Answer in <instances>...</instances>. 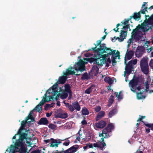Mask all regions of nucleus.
Returning <instances> with one entry per match:
<instances>
[{"label": "nucleus", "instance_id": "nucleus-1", "mask_svg": "<svg viewBox=\"0 0 153 153\" xmlns=\"http://www.w3.org/2000/svg\"><path fill=\"white\" fill-rule=\"evenodd\" d=\"M100 58L95 59L94 58L91 57L90 58H85L84 59L85 60L86 62L81 60L78 61L77 63H75V64L74 65V69L76 71H80L81 72L85 71V65L88 62L90 63L93 62L94 63H96L97 61Z\"/></svg>", "mask_w": 153, "mask_h": 153}, {"label": "nucleus", "instance_id": "nucleus-2", "mask_svg": "<svg viewBox=\"0 0 153 153\" xmlns=\"http://www.w3.org/2000/svg\"><path fill=\"white\" fill-rule=\"evenodd\" d=\"M102 40H97V44L95 43L94 45L95 47L92 48L91 50L94 52H97L98 53L103 54L104 52H106L105 51H110L111 49L108 48L106 46V44L105 43L102 44L101 43Z\"/></svg>", "mask_w": 153, "mask_h": 153}, {"label": "nucleus", "instance_id": "nucleus-3", "mask_svg": "<svg viewBox=\"0 0 153 153\" xmlns=\"http://www.w3.org/2000/svg\"><path fill=\"white\" fill-rule=\"evenodd\" d=\"M74 69L72 67H70L66 69V72H63V76H59V78L58 82L59 84H64L67 79V76L69 75L75 74L76 76L79 75L80 74H75V72L72 70Z\"/></svg>", "mask_w": 153, "mask_h": 153}, {"label": "nucleus", "instance_id": "nucleus-4", "mask_svg": "<svg viewBox=\"0 0 153 153\" xmlns=\"http://www.w3.org/2000/svg\"><path fill=\"white\" fill-rule=\"evenodd\" d=\"M148 57H144L140 61V66L142 72L145 74H148L149 72V66L148 61Z\"/></svg>", "mask_w": 153, "mask_h": 153}, {"label": "nucleus", "instance_id": "nucleus-5", "mask_svg": "<svg viewBox=\"0 0 153 153\" xmlns=\"http://www.w3.org/2000/svg\"><path fill=\"white\" fill-rule=\"evenodd\" d=\"M140 32L138 29H137V27L135 29L133 30L131 33V38H130L127 41L129 45H130L131 43L133 42L134 39L136 41L140 40L143 34L141 33L140 34Z\"/></svg>", "mask_w": 153, "mask_h": 153}, {"label": "nucleus", "instance_id": "nucleus-6", "mask_svg": "<svg viewBox=\"0 0 153 153\" xmlns=\"http://www.w3.org/2000/svg\"><path fill=\"white\" fill-rule=\"evenodd\" d=\"M115 51H105L106 52H104V53H107L106 54L102 55V54H99V55H100L101 56V57L102 58V59H98L97 61V64L99 66H102L103 64H104L106 61V59L107 57H108L109 55H113L114 54V52Z\"/></svg>", "mask_w": 153, "mask_h": 153}, {"label": "nucleus", "instance_id": "nucleus-7", "mask_svg": "<svg viewBox=\"0 0 153 153\" xmlns=\"http://www.w3.org/2000/svg\"><path fill=\"white\" fill-rule=\"evenodd\" d=\"M79 148V146L77 145H74L70 147L67 150L64 151L63 148L62 151H59L56 150L55 153H74L76 152Z\"/></svg>", "mask_w": 153, "mask_h": 153}, {"label": "nucleus", "instance_id": "nucleus-8", "mask_svg": "<svg viewBox=\"0 0 153 153\" xmlns=\"http://www.w3.org/2000/svg\"><path fill=\"white\" fill-rule=\"evenodd\" d=\"M139 82V79L138 78H133L130 81L129 86L131 87V90L133 92H136V86L137 85Z\"/></svg>", "mask_w": 153, "mask_h": 153}, {"label": "nucleus", "instance_id": "nucleus-9", "mask_svg": "<svg viewBox=\"0 0 153 153\" xmlns=\"http://www.w3.org/2000/svg\"><path fill=\"white\" fill-rule=\"evenodd\" d=\"M22 141L19 139L17 140H16L14 146L11 145V148L16 152H17L20 149L19 148V147H20L21 148H22V147H25L23 145Z\"/></svg>", "mask_w": 153, "mask_h": 153}, {"label": "nucleus", "instance_id": "nucleus-10", "mask_svg": "<svg viewBox=\"0 0 153 153\" xmlns=\"http://www.w3.org/2000/svg\"><path fill=\"white\" fill-rule=\"evenodd\" d=\"M125 64L126 65L125 69L126 73L128 74H130L132 71V60L129 61L128 64H127V61H126V63H125Z\"/></svg>", "mask_w": 153, "mask_h": 153}, {"label": "nucleus", "instance_id": "nucleus-11", "mask_svg": "<svg viewBox=\"0 0 153 153\" xmlns=\"http://www.w3.org/2000/svg\"><path fill=\"white\" fill-rule=\"evenodd\" d=\"M145 52V50L142 46H138L136 50L135 55L137 57H141Z\"/></svg>", "mask_w": 153, "mask_h": 153}, {"label": "nucleus", "instance_id": "nucleus-12", "mask_svg": "<svg viewBox=\"0 0 153 153\" xmlns=\"http://www.w3.org/2000/svg\"><path fill=\"white\" fill-rule=\"evenodd\" d=\"M51 142L50 143L51 147H57L58 146V145L59 144L61 143V141L62 140L60 139H54L53 138H51Z\"/></svg>", "mask_w": 153, "mask_h": 153}, {"label": "nucleus", "instance_id": "nucleus-13", "mask_svg": "<svg viewBox=\"0 0 153 153\" xmlns=\"http://www.w3.org/2000/svg\"><path fill=\"white\" fill-rule=\"evenodd\" d=\"M24 131H25V130H21L19 129L18 131L17 134H19V140H21L22 141H23L24 139H26L27 136V133H24Z\"/></svg>", "mask_w": 153, "mask_h": 153}, {"label": "nucleus", "instance_id": "nucleus-14", "mask_svg": "<svg viewBox=\"0 0 153 153\" xmlns=\"http://www.w3.org/2000/svg\"><path fill=\"white\" fill-rule=\"evenodd\" d=\"M128 49L127 50L124 57V63H126V61H127V60L131 59L134 54L133 51L130 50L128 51Z\"/></svg>", "mask_w": 153, "mask_h": 153}, {"label": "nucleus", "instance_id": "nucleus-15", "mask_svg": "<svg viewBox=\"0 0 153 153\" xmlns=\"http://www.w3.org/2000/svg\"><path fill=\"white\" fill-rule=\"evenodd\" d=\"M111 50L112 51H115L114 52V54L113 55H112V63L113 66H114L116 64L117 62L116 61L115 59L118 56H120V52L118 51L116 52V50H113L111 49Z\"/></svg>", "mask_w": 153, "mask_h": 153}, {"label": "nucleus", "instance_id": "nucleus-16", "mask_svg": "<svg viewBox=\"0 0 153 153\" xmlns=\"http://www.w3.org/2000/svg\"><path fill=\"white\" fill-rule=\"evenodd\" d=\"M107 123L106 121L101 120L98 123L95 124V126L96 127L99 128H103L106 125Z\"/></svg>", "mask_w": 153, "mask_h": 153}, {"label": "nucleus", "instance_id": "nucleus-17", "mask_svg": "<svg viewBox=\"0 0 153 153\" xmlns=\"http://www.w3.org/2000/svg\"><path fill=\"white\" fill-rule=\"evenodd\" d=\"M147 26V25L146 23H143L141 25H139L137 26V29H138L139 30H140L143 32H145L149 30V29H147L146 28V27Z\"/></svg>", "mask_w": 153, "mask_h": 153}, {"label": "nucleus", "instance_id": "nucleus-18", "mask_svg": "<svg viewBox=\"0 0 153 153\" xmlns=\"http://www.w3.org/2000/svg\"><path fill=\"white\" fill-rule=\"evenodd\" d=\"M45 101L43 100H42L32 110L33 111L35 110L38 112H40L42 111V106L44 104Z\"/></svg>", "mask_w": 153, "mask_h": 153}, {"label": "nucleus", "instance_id": "nucleus-19", "mask_svg": "<svg viewBox=\"0 0 153 153\" xmlns=\"http://www.w3.org/2000/svg\"><path fill=\"white\" fill-rule=\"evenodd\" d=\"M57 117L59 118L65 119L68 117V114L66 112H64L62 111H58L56 113Z\"/></svg>", "mask_w": 153, "mask_h": 153}, {"label": "nucleus", "instance_id": "nucleus-20", "mask_svg": "<svg viewBox=\"0 0 153 153\" xmlns=\"http://www.w3.org/2000/svg\"><path fill=\"white\" fill-rule=\"evenodd\" d=\"M99 68L97 65H94L91 69V72L94 76H96L98 74Z\"/></svg>", "mask_w": 153, "mask_h": 153}, {"label": "nucleus", "instance_id": "nucleus-21", "mask_svg": "<svg viewBox=\"0 0 153 153\" xmlns=\"http://www.w3.org/2000/svg\"><path fill=\"white\" fill-rule=\"evenodd\" d=\"M48 123V121L46 118H41L38 122L39 125H47Z\"/></svg>", "mask_w": 153, "mask_h": 153}, {"label": "nucleus", "instance_id": "nucleus-22", "mask_svg": "<svg viewBox=\"0 0 153 153\" xmlns=\"http://www.w3.org/2000/svg\"><path fill=\"white\" fill-rule=\"evenodd\" d=\"M141 15L140 13L139 12L138 13H135L134 14V15L130 16V18L131 19L132 18L135 20L139 21L140 19Z\"/></svg>", "mask_w": 153, "mask_h": 153}, {"label": "nucleus", "instance_id": "nucleus-23", "mask_svg": "<svg viewBox=\"0 0 153 153\" xmlns=\"http://www.w3.org/2000/svg\"><path fill=\"white\" fill-rule=\"evenodd\" d=\"M105 114V112L103 111H101L99 112L97 114L95 118L96 121H98L101 118L103 117Z\"/></svg>", "mask_w": 153, "mask_h": 153}, {"label": "nucleus", "instance_id": "nucleus-24", "mask_svg": "<svg viewBox=\"0 0 153 153\" xmlns=\"http://www.w3.org/2000/svg\"><path fill=\"white\" fill-rule=\"evenodd\" d=\"M54 97H52L51 96H47L46 94H45L44 95V96L43 97V98L42 100H43L44 101H46L45 102H48L49 101L53 100L54 99Z\"/></svg>", "mask_w": 153, "mask_h": 153}, {"label": "nucleus", "instance_id": "nucleus-25", "mask_svg": "<svg viewBox=\"0 0 153 153\" xmlns=\"http://www.w3.org/2000/svg\"><path fill=\"white\" fill-rule=\"evenodd\" d=\"M95 87V85L93 84L91 85L89 87L85 90V94H90L92 91H94L95 90L94 89Z\"/></svg>", "mask_w": 153, "mask_h": 153}, {"label": "nucleus", "instance_id": "nucleus-26", "mask_svg": "<svg viewBox=\"0 0 153 153\" xmlns=\"http://www.w3.org/2000/svg\"><path fill=\"white\" fill-rule=\"evenodd\" d=\"M90 74L88 75L87 72H85L82 74L81 79L82 80H88L90 79Z\"/></svg>", "mask_w": 153, "mask_h": 153}, {"label": "nucleus", "instance_id": "nucleus-27", "mask_svg": "<svg viewBox=\"0 0 153 153\" xmlns=\"http://www.w3.org/2000/svg\"><path fill=\"white\" fill-rule=\"evenodd\" d=\"M143 92L144 91H140L139 93L137 94V98L138 100H140L145 98L146 96L142 95Z\"/></svg>", "mask_w": 153, "mask_h": 153}, {"label": "nucleus", "instance_id": "nucleus-28", "mask_svg": "<svg viewBox=\"0 0 153 153\" xmlns=\"http://www.w3.org/2000/svg\"><path fill=\"white\" fill-rule=\"evenodd\" d=\"M117 112V109L114 108L112 109L108 113V116L109 118H111L113 116L116 114Z\"/></svg>", "mask_w": 153, "mask_h": 153}, {"label": "nucleus", "instance_id": "nucleus-29", "mask_svg": "<svg viewBox=\"0 0 153 153\" xmlns=\"http://www.w3.org/2000/svg\"><path fill=\"white\" fill-rule=\"evenodd\" d=\"M106 129L107 132L109 133L111 131V130L114 128V126L112 123L108 124L105 128Z\"/></svg>", "mask_w": 153, "mask_h": 153}, {"label": "nucleus", "instance_id": "nucleus-30", "mask_svg": "<svg viewBox=\"0 0 153 153\" xmlns=\"http://www.w3.org/2000/svg\"><path fill=\"white\" fill-rule=\"evenodd\" d=\"M73 107L76 110L79 111L80 110V107L78 102L76 101L72 103Z\"/></svg>", "mask_w": 153, "mask_h": 153}, {"label": "nucleus", "instance_id": "nucleus-31", "mask_svg": "<svg viewBox=\"0 0 153 153\" xmlns=\"http://www.w3.org/2000/svg\"><path fill=\"white\" fill-rule=\"evenodd\" d=\"M53 91V96H55V97H54V99H55L56 101L58 100L59 96L60 95V93L59 92L55 89H52Z\"/></svg>", "mask_w": 153, "mask_h": 153}, {"label": "nucleus", "instance_id": "nucleus-32", "mask_svg": "<svg viewBox=\"0 0 153 153\" xmlns=\"http://www.w3.org/2000/svg\"><path fill=\"white\" fill-rule=\"evenodd\" d=\"M65 91H64L67 92V93H69L71 92V87L70 86L69 84H65L64 85Z\"/></svg>", "mask_w": 153, "mask_h": 153}, {"label": "nucleus", "instance_id": "nucleus-33", "mask_svg": "<svg viewBox=\"0 0 153 153\" xmlns=\"http://www.w3.org/2000/svg\"><path fill=\"white\" fill-rule=\"evenodd\" d=\"M105 81L108 83L109 85H111V84L113 83V80L110 77H105L104 79Z\"/></svg>", "mask_w": 153, "mask_h": 153}, {"label": "nucleus", "instance_id": "nucleus-34", "mask_svg": "<svg viewBox=\"0 0 153 153\" xmlns=\"http://www.w3.org/2000/svg\"><path fill=\"white\" fill-rule=\"evenodd\" d=\"M26 120V121L23 120L21 122V126L19 129H21V130H25V132L27 131V130H25V127L26 126V123H27Z\"/></svg>", "mask_w": 153, "mask_h": 153}, {"label": "nucleus", "instance_id": "nucleus-35", "mask_svg": "<svg viewBox=\"0 0 153 153\" xmlns=\"http://www.w3.org/2000/svg\"><path fill=\"white\" fill-rule=\"evenodd\" d=\"M82 114L84 115H88L89 113L88 110L85 107L82 108Z\"/></svg>", "mask_w": 153, "mask_h": 153}, {"label": "nucleus", "instance_id": "nucleus-36", "mask_svg": "<svg viewBox=\"0 0 153 153\" xmlns=\"http://www.w3.org/2000/svg\"><path fill=\"white\" fill-rule=\"evenodd\" d=\"M68 96V93L65 91H63L60 97L61 99L64 100Z\"/></svg>", "mask_w": 153, "mask_h": 153}, {"label": "nucleus", "instance_id": "nucleus-37", "mask_svg": "<svg viewBox=\"0 0 153 153\" xmlns=\"http://www.w3.org/2000/svg\"><path fill=\"white\" fill-rule=\"evenodd\" d=\"M127 31H125L123 30H121L120 31V35H122L121 36L122 38H124V39H126L127 36Z\"/></svg>", "mask_w": 153, "mask_h": 153}, {"label": "nucleus", "instance_id": "nucleus-38", "mask_svg": "<svg viewBox=\"0 0 153 153\" xmlns=\"http://www.w3.org/2000/svg\"><path fill=\"white\" fill-rule=\"evenodd\" d=\"M17 152H19V153H29L27 151L25 147H22Z\"/></svg>", "mask_w": 153, "mask_h": 153}, {"label": "nucleus", "instance_id": "nucleus-39", "mask_svg": "<svg viewBox=\"0 0 153 153\" xmlns=\"http://www.w3.org/2000/svg\"><path fill=\"white\" fill-rule=\"evenodd\" d=\"M81 131V129H80L76 134L77 137H76V140L79 141L80 139H81L82 138V134L80 133Z\"/></svg>", "mask_w": 153, "mask_h": 153}, {"label": "nucleus", "instance_id": "nucleus-40", "mask_svg": "<svg viewBox=\"0 0 153 153\" xmlns=\"http://www.w3.org/2000/svg\"><path fill=\"white\" fill-rule=\"evenodd\" d=\"M66 107L68 108L69 110L71 112H73L74 110V108L73 107V106H72L69 103L67 104V105H66Z\"/></svg>", "mask_w": 153, "mask_h": 153}, {"label": "nucleus", "instance_id": "nucleus-41", "mask_svg": "<svg viewBox=\"0 0 153 153\" xmlns=\"http://www.w3.org/2000/svg\"><path fill=\"white\" fill-rule=\"evenodd\" d=\"M144 125L146 127L149 128H150L151 130L153 131V123H144Z\"/></svg>", "mask_w": 153, "mask_h": 153}, {"label": "nucleus", "instance_id": "nucleus-42", "mask_svg": "<svg viewBox=\"0 0 153 153\" xmlns=\"http://www.w3.org/2000/svg\"><path fill=\"white\" fill-rule=\"evenodd\" d=\"M99 148H100L101 150H102L105 146H106V143L104 142H101L99 143Z\"/></svg>", "mask_w": 153, "mask_h": 153}, {"label": "nucleus", "instance_id": "nucleus-43", "mask_svg": "<svg viewBox=\"0 0 153 153\" xmlns=\"http://www.w3.org/2000/svg\"><path fill=\"white\" fill-rule=\"evenodd\" d=\"M144 84L145 85L146 89L145 90L146 91V92H148L149 90V84L148 81H146L145 82V83H144Z\"/></svg>", "mask_w": 153, "mask_h": 153}, {"label": "nucleus", "instance_id": "nucleus-44", "mask_svg": "<svg viewBox=\"0 0 153 153\" xmlns=\"http://www.w3.org/2000/svg\"><path fill=\"white\" fill-rule=\"evenodd\" d=\"M114 96L112 95H111L109 99L108 102L110 104V105H108L109 106H110L114 102Z\"/></svg>", "mask_w": 153, "mask_h": 153}, {"label": "nucleus", "instance_id": "nucleus-45", "mask_svg": "<svg viewBox=\"0 0 153 153\" xmlns=\"http://www.w3.org/2000/svg\"><path fill=\"white\" fill-rule=\"evenodd\" d=\"M142 10H141L139 12L140 13H141L143 14H145L146 12H147L148 7H145L143 9L142 8Z\"/></svg>", "mask_w": 153, "mask_h": 153}, {"label": "nucleus", "instance_id": "nucleus-46", "mask_svg": "<svg viewBox=\"0 0 153 153\" xmlns=\"http://www.w3.org/2000/svg\"><path fill=\"white\" fill-rule=\"evenodd\" d=\"M128 28L129 29V30H130L131 29L130 28L129 25H126L123 26L122 29H123L122 30L127 32Z\"/></svg>", "mask_w": 153, "mask_h": 153}, {"label": "nucleus", "instance_id": "nucleus-47", "mask_svg": "<svg viewBox=\"0 0 153 153\" xmlns=\"http://www.w3.org/2000/svg\"><path fill=\"white\" fill-rule=\"evenodd\" d=\"M33 111H31L30 112V113L29 114L28 116L26 117V121H27L29 119H31L32 118H33V117L32 115V114L33 113Z\"/></svg>", "mask_w": 153, "mask_h": 153}, {"label": "nucleus", "instance_id": "nucleus-48", "mask_svg": "<svg viewBox=\"0 0 153 153\" xmlns=\"http://www.w3.org/2000/svg\"><path fill=\"white\" fill-rule=\"evenodd\" d=\"M48 127L52 129H54L56 128V126L55 125L50 124L48 125Z\"/></svg>", "mask_w": 153, "mask_h": 153}, {"label": "nucleus", "instance_id": "nucleus-49", "mask_svg": "<svg viewBox=\"0 0 153 153\" xmlns=\"http://www.w3.org/2000/svg\"><path fill=\"white\" fill-rule=\"evenodd\" d=\"M122 36V35L121 34V35H120V37H116L115 40H117V39H118L119 41L120 42H122L123 41V40L124 39V38H122L121 37Z\"/></svg>", "mask_w": 153, "mask_h": 153}, {"label": "nucleus", "instance_id": "nucleus-50", "mask_svg": "<svg viewBox=\"0 0 153 153\" xmlns=\"http://www.w3.org/2000/svg\"><path fill=\"white\" fill-rule=\"evenodd\" d=\"M131 20V19L130 18L128 19L125 21L124 22H121L122 25L124 24V25H129V21Z\"/></svg>", "mask_w": 153, "mask_h": 153}, {"label": "nucleus", "instance_id": "nucleus-51", "mask_svg": "<svg viewBox=\"0 0 153 153\" xmlns=\"http://www.w3.org/2000/svg\"><path fill=\"white\" fill-rule=\"evenodd\" d=\"M101 109V107L99 106H96L94 108V111L96 112H99Z\"/></svg>", "mask_w": 153, "mask_h": 153}, {"label": "nucleus", "instance_id": "nucleus-52", "mask_svg": "<svg viewBox=\"0 0 153 153\" xmlns=\"http://www.w3.org/2000/svg\"><path fill=\"white\" fill-rule=\"evenodd\" d=\"M121 92L120 91L119 92V94L121 93ZM114 94H116V97H117L119 99H123V97L121 95H120V94H118V93H117L115 92Z\"/></svg>", "mask_w": 153, "mask_h": 153}, {"label": "nucleus", "instance_id": "nucleus-53", "mask_svg": "<svg viewBox=\"0 0 153 153\" xmlns=\"http://www.w3.org/2000/svg\"><path fill=\"white\" fill-rule=\"evenodd\" d=\"M149 65L153 69V59H151L150 61Z\"/></svg>", "mask_w": 153, "mask_h": 153}, {"label": "nucleus", "instance_id": "nucleus-54", "mask_svg": "<svg viewBox=\"0 0 153 153\" xmlns=\"http://www.w3.org/2000/svg\"><path fill=\"white\" fill-rule=\"evenodd\" d=\"M51 105L49 104H46L45 105V110H47L49 109Z\"/></svg>", "mask_w": 153, "mask_h": 153}, {"label": "nucleus", "instance_id": "nucleus-55", "mask_svg": "<svg viewBox=\"0 0 153 153\" xmlns=\"http://www.w3.org/2000/svg\"><path fill=\"white\" fill-rule=\"evenodd\" d=\"M70 143V140H68L67 142H65L63 143V145L67 146L69 145Z\"/></svg>", "mask_w": 153, "mask_h": 153}, {"label": "nucleus", "instance_id": "nucleus-56", "mask_svg": "<svg viewBox=\"0 0 153 153\" xmlns=\"http://www.w3.org/2000/svg\"><path fill=\"white\" fill-rule=\"evenodd\" d=\"M81 123L82 125H85L87 124V122L85 119V118H84L83 120L81 122Z\"/></svg>", "mask_w": 153, "mask_h": 153}, {"label": "nucleus", "instance_id": "nucleus-57", "mask_svg": "<svg viewBox=\"0 0 153 153\" xmlns=\"http://www.w3.org/2000/svg\"><path fill=\"white\" fill-rule=\"evenodd\" d=\"M68 93L69 94V97H68V99L69 100L71 99V98L73 93L72 91H71L69 93Z\"/></svg>", "mask_w": 153, "mask_h": 153}, {"label": "nucleus", "instance_id": "nucleus-58", "mask_svg": "<svg viewBox=\"0 0 153 153\" xmlns=\"http://www.w3.org/2000/svg\"><path fill=\"white\" fill-rule=\"evenodd\" d=\"M148 22L149 24L151 25L152 26H153V21L149 19L148 21Z\"/></svg>", "mask_w": 153, "mask_h": 153}, {"label": "nucleus", "instance_id": "nucleus-59", "mask_svg": "<svg viewBox=\"0 0 153 153\" xmlns=\"http://www.w3.org/2000/svg\"><path fill=\"white\" fill-rule=\"evenodd\" d=\"M30 153H40V152L39 149H37L31 152Z\"/></svg>", "mask_w": 153, "mask_h": 153}, {"label": "nucleus", "instance_id": "nucleus-60", "mask_svg": "<svg viewBox=\"0 0 153 153\" xmlns=\"http://www.w3.org/2000/svg\"><path fill=\"white\" fill-rule=\"evenodd\" d=\"M107 132L106 129L105 128L104 129H103L102 131V133L104 134H107Z\"/></svg>", "mask_w": 153, "mask_h": 153}, {"label": "nucleus", "instance_id": "nucleus-61", "mask_svg": "<svg viewBox=\"0 0 153 153\" xmlns=\"http://www.w3.org/2000/svg\"><path fill=\"white\" fill-rule=\"evenodd\" d=\"M93 146L95 147L99 148V143H94L93 144Z\"/></svg>", "mask_w": 153, "mask_h": 153}, {"label": "nucleus", "instance_id": "nucleus-62", "mask_svg": "<svg viewBox=\"0 0 153 153\" xmlns=\"http://www.w3.org/2000/svg\"><path fill=\"white\" fill-rule=\"evenodd\" d=\"M51 141V139H50L45 140H44V142L46 143H50V142Z\"/></svg>", "mask_w": 153, "mask_h": 153}, {"label": "nucleus", "instance_id": "nucleus-63", "mask_svg": "<svg viewBox=\"0 0 153 153\" xmlns=\"http://www.w3.org/2000/svg\"><path fill=\"white\" fill-rule=\"evenodd\" d=\"M137 59H134L132 61V64H133L134 65L136 64L137 62Z\"/></svg>", "mask_w": 153, "mask_h": 153}, {"label": "nucleus", "instance_id": "nucleus-64", "mask_svg": "<svg viewBox=\"0 0 153 153\" xmlns=\"http://www.w3.org/2000/svg\"><path fill=\"white\" fill-rule=\"evenodd\" d=\"M108 59H107V60L106 59V62H107V63H111V59L110 58V57H108Z\"/></svg>", "mask_w": 153, "mask_h": 153}]
</instances>
